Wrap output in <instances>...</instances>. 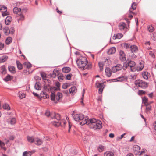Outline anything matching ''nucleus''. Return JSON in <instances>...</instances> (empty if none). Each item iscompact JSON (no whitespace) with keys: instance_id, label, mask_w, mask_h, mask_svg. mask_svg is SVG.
<instances>
[{"instance_id":"1","label":"nucleus","mask_w":156,"mask_h":156,"mask_svg":"<svg viewBox=\"0 0 156 156\" xmlns=\"http://www.w3.org/2000/svg\"><path fill=\"white\" fill-rule=\"evenodd\" d=\"M73 118L75 121H78L81 125L86 124L90 128L94 130L100 129L102 128V123L100 121H97L94 118L90 119L87 116L84 118V115L82 114H76L74 115Z\"/></svg>"},{"instance_id":"2","label":"nucleus","mask_w":156,"mask_h":156,"mask_svg":"<svg viewBox=\"0 0 156 156\" xmlns=\"http://www.w3.org/2000/svg\"><path fill=\"white\" fill-rule=\"evenodd\" d=\"M51 100L54 101L55 103H57V101H60L62 97V94L60 92L57 93L56 95L55 93L53 91H51Z\"/></svg>"},{"instance_id":"3","label":"nucleus","mask_w":156,"mask_h":156,"mask_svg":"<svg viewBox=\"0 0 156 156\" xmlns=\"http://www.w3.org/2000/svg\"><path fill=\"white\" fill-rule=\"evenodd\" d=\"M77 65L83 70L86 69L85 66L87 63V59L85 58H83L82 59H78L76 61Z\"/></svg>"},{"instance_id":"4","label":"nucleus","mask_w":156,"mask_h":156,"mask_svg":"<svg viewBox=\"0 0 156 156\" xmlns=\"http://www.w3.org/2000/svg\"><path fill=\"white\" fill-rule=\"evenodd\" d=\"M135 84L137 86L144 89L148 86L147 83L141 80H137L135 82Z\"/></svg>"},{"instance_id":"5","label":"nucleus","mask_w":156,"mask_h":156,"mask_svg":"<svg viewBox=\"0 0 156 156\" xmlns=\"http://www.w3.org/2000/svg\"><path fill=\"white\" fill-rule=\"evenodd\" d=\"M54 117L55 118L57 119L58 121H53L52 122V123L53 125L55 126H58L60 125H61V123L59 121V120L60 119V115L58 114H55V113H54Z\"/></svg>"},{"instance_id":"6","label":"nucleus","mask_w":156,"mask_h":156,"mask_svg":"<svg viewBox=\"0 0 156 156\" xmlns=\"http://www.w3.org/2000/svg\"><path fill=\"white\" fill-rule=\"evenodd\" d=\"M104 83H100L97 81L96 82V85L97 87L99 88L98 91L99 94L102 93L104 88Z\"/></svg>"},{"instance_id":"7","label":"nucleus","mask_w":156,"mask_h":156,"mask_svg":"<svg viewBox=\"0 0 156 156\" xmlns=\"http://www.w3.org/2000/svg\"><path fill=\"white\" fill-rule=\"evenodd\" d=\"M122 66L120 64H117L115 66L113 67L112 68V72L115 73L118 71H119L122 69Z\"/></svg>"},{"instance_id":"8","label":"nucleus","mask_w":156,"mask_h":156,"mask_svg":"<svg viewBox=\"0 0 156 156\" xmlns=\"http://www.w3.org/2000/svg\"><path fill=\"white\" fill-rule=\"evenodd\" d=\"M128 62H129V66L130 68V69L131 71L133 72L135 70V69L134 68V66L136 65L135 62L133 61H131L128 59Z\"/></svg>"},{"instance_id":"9","label":"nucleus","mask_w":156,"mask_h":156,"mask_svg":"<svg viewBox=\"0 0 156 156\" xmlns=\"http://www.w3.org/2000/svg\"><path fill=\"white\" fill-rule=\"evenodd\" d=\"M131 51L132 52V55L133 54V56L134 57H135L136 56L134 55L133 54V53H136L137 52L138 49L137 47L135 45H133L130 47Z\"/></svg>"},{"instance_id":"10","label":"nucleus","mask_w":156,"mask_h":156,"mask_svg":"<svg viewBox=\"0 0 156 156\" xmlns=\"http://www.w3.org/2000/svg\"><path fill=\"white\" fill-rule=\"evenodd\" d=\"M119 55L120 59L122 61H125L126 59L125 57L126 55L123 51L122 50L120 51L119 52Z\"/></svg>"},{"instance_id":"11","label":"nucleus","mask_w":156,"mask_h":156,"mask_svg":"<svg viewBox=\"0 0 156 156\" xmlns=\"http://www.w3.org/2000/svg\"><path fill=\"white\" fill-rule=\"evenodd\" d=\"M13 12L14 13L17 14V15H20L22 13L21 9L20 8H18L16 7L13 8Z\"/></svg>"},{"instance_id":"12","label":"nucleus","mask_w":156,"mask_h":156,"mask_svg":"<svg viewBox=\"0 0 156 156\" xmlns=\"http://www.w3.org/2000/svg\"><path fill=\"white\" fill-rule=\"evenodd\" d=\"M55 85L57 87H51L50 89L51 91H52L59 90V87L60 86V83L58 82H56L55 83Z\"/></svg>"},{"instance_id":"13","label":"nucleus","mask_w":156,"mask_h":156,"mask_svg":"<svg viewBox=\"0 0 156 156\" xmlns=\"http://www.w3.org/2000/svg\"><path fill=\"white\" fill-rule=\"evenodd\" d=\"M126 79V77L122 76L117 78L116 79H113L111 80L112 82H115L117 81H121L125 80Z\"/></svg>"},{"instance_id":"14","label":"nucleus","mask_w":156,"mask_h":156,"mask_svg":"<svg viewBox=\"0 0 156 156\" xmlns=\"http://www.w3.org/2000/svg\"><path fill=\"white\" fill-rule=\"evenodd\" d=\"M105 72L107 76L110 77L111 76L112 71L110 68L107 67L105 69Z\"/></svg>"},{"instance_id":"15","label":"nucleus","mask_w":156,"mask_h":156,"mask_svg":"<svg viewBox=\"0 0 156 156\" xmlns=\"http://www.w3.org/2000/svg\"><path fill=\"white\" fill-rule=\"evenodd\" d=\"M126 24L124 22H121L119 24V28L120 30H124L126 28Z\"/></svg>"},{"instance_id":"16","label":"nucleus","mask_w":156,"mask_h":156,"mask_svg":"<svg viewBox=\"0 0 156 156\" xmlns=\"http://www.w3.org/2000/svg\"><path fill=\"white\" fill-rule=\"evenodd\" d=\"M17 20L18 22L20 23V21H22L24 20V16L21 13V14L19 15H17Z\"/></svg>"},{"instance_id":"17","label":"nucleus","mask_w":156,"mask_h":156,"mask_svg":"<svg viewBox=\"0 0 156 156\" xmlns=\"http://www.w3.org/2000/svg\"><path fill=\"white\" fill-rule=\"evenodd\" d=\"M116 52V48L113 47L110 48L108 51V53L109 55H111L115 53Z\"/></svg>"},{"instance_id":"18","label":"nucleus","mask_w":156,"mask_h":156,"mask_svg":"<svg viewBox=\"0 0 156 156\" xmlns=\"http://www.w3.org/2000/svg\"><path fill=\"white\" fill-rule=\"evenodd\" d=\"M9 70L12 74H15L16 72L15 68L13 66H8Z\"/></svg>"},{"instance_id":"19","label":"nucleus","mask_w":156,"mask_h":156,"mask_svg":"<svg viewBox=\"0 0 156 156\" xmlns=\"http://www.w3.org/2000/svg\"><path fill=\"white\" fill-rule=\"evenodd\" d=\"M136 8V5L135 3L133 2L131 6V8H130L129 10V12L130 13H132V12L135 10Z\"/></svg>"},{"instance_id":"20","label":"nucleus","mask_w":156,"mask_h":156,"mask_svg":"<svg viewBox=\"0 0 156 156\" xmlns=\"http://www.w3.org/2000/svg\"><path fill=\"white\" fill-rule=\"evenodd\" d=\"M123 35L121 33H118L116 34H114L113 37V39L114 40L117 39H120L122 37Z\"/></svg>"},{"instance_id":"21","label":"nucleus","mask_w":156,"mask_h":156,"mask_svg":"<svg viewBox=\"0 0 156 156\" xmlns=\"http://www.w3.org/2000/svg\"><path fill=\"white\" fill-rule=\"evenodd\" d=\"M12 18L10 16H8L5 21V23L6 25H9L10 24V23L12 21Z\"/></svg>"},{"instance_id":"22","label":"nucleus","mask_w":156,"mask_h":156,"mask_svg":"<svg viewBox=\"0 0 156 156\" xmlns=\"http://www.w3.org/2000/svg\"><path fill=\"white\" fill-rule=\"evenodd\" d=\"M43 143L42 140L38 138H37L35 139V144L37 145H41Z\"/></svg>"},{"instance_id":"23","label":"nucleus","mask_w":156,"mask_h":156,"mask_svg":"<svg viewBox=\"0 0 156 156\" xmlns=\"http://www.w3.org/2000/svg\"><path fill=\"white\" fill-rule=\"evenodd\" d=\"M40 97L41 98H47L48 96L44 91H42L40 93Z\"/></svg>"},{"instance_id":"24","label":"nucleus","mask_w":156,"mask_h":156,"mask_svg":"<svg viewBox=\"0 0 156 156\" xmlns=\"http://www.w3.org/2000/svg\"><path fill=\"white\" fill-rule=\"evenodd\" d=\"M142 101L145 105H147L149 103L148 102V99L146 97H144L142 98Z\"/></svg>"},{"instance_id":"25","label":"nucleus","mask_w":156,"mask_h":156,"mask_svg":"<svg viewBox=\"0 0 156 156\" xmlns=\"http://www.w3.org/2000/svg\"><path fill=\"white\" fill-rule=\"evenodd\" d=\"M41 85L39 82H36L35 84V88L37 90H40L41 89Z\"/></svg>"},{"instance_id":"26","label":"nucleus","mask_w":156,"mask_h":156,"mask_svg":"<svg viewBox=\"0 0 156 156\" xmlns=\"http://www.w3.org/2000/svg\"><path fill=\"white\" fill-rule=\"evenodd\" d=\"M1 73L3 75H5L6 73V69L4 65L1 66Z\"/></svg>"},{"instance_id":"27","label":"nucleus","mask_w":156,"mask_h":156,"mask_svg":"<svg viewBox=\"0 0 156 156\" xmlns=\"http://www.w3.org/2000/svg\"><path fill=\"white\" fill-rule=\"evenodd\" d=\"M8 57L6 55H3L0 58V63L4 62L8 59Z\"/></svg>"},{"instance_id":"28","label":"nucleus","mask_w":156,"mask_h":156,"mask_svg":"<svg viewBox=\"0 0 156 156\" xmlns=\"http://www.w3.org/2000/svg\"><path fill=\"white\" fill-rule=\"evenodd\" d=\"M3 30L4 34L6 35H8L9 34V31L7 27H5L3 28Z\"/></svg>"},{"instance_id":"29","label":"nucleus","mask_w":156,"mask_h":156,"mask_svg":"<svg viewBox=\"0 0 156 156\" xmlns=\"http://www.w3.org/2000/svg\"><path fill=\"white\" fill-rule=\"evenodd\" d=\"M12 78V77L9 74H8L6 76L4 79V80L6 81L7 82L8 81L11 80V79Z\"/></svg>"},{"instance_id":"30","label":"nucleus","mask_w":156,"mask_h":156,"mask_svg":"<svg viewBox=\"0 0 156 156\" xmlns=\"http://www.w3.org/2000/svg\"><path fill=\"white\" fill-rule=\"evenodd\" d=\"M76 87L73 86L70 88L69 90V92L70 93L73 94V93L76 92Z\"/></svg>"},{"instance_id":"31","label":"nucleus","mask_w":156,"mask_h":156,"mask_svg":"<svg viewBox=\"0 0 156 156\" xmlns=\"http://www.w3.org/2000/svg\"><path fill=\"white\" fill-rule=\"evenodd\" d=\"M140 66H138L137 69V70L138 71L142 70L144 67V65L143 62H140Z\"/></svg>"},{"instance_id":"32","label":"nucleus","mask_w":156,"mask_h":156,"mask_svg":"<svg viewBox=\"0 0 156 156\" xmlns=\"http://www.w3.org/2000/svg\"><path fill=\"white\" fill-rule=\"evenodd\" d=\"M114 153L111 151L106 152L104 153V156H114Z\"/></svg>"},{"instance_id":"33","label":"nucleus","mask_w":156,"mask_h":156,"mask_svg":"<svg viewBox=\"0 0 156 156\" xmlns=\"http://www.w3.org/2000/svg\"><path fill=\"white\" fill-rule=\"evenodd\" d=\"M18 95L19 97L21 99L23 98L25 96V94H24V92L22 91H20L19 92Z\"/></svg>"},{"instance_id":"34","label":"nucleus","mask_w":156,"mask_h":156,"mask_svg":"<svg viewBox=\"0 0 156 156\" xmlns=\"http://www.w3.org/2000/svg\"><path fill=\"white\" fill-rule=\"evenodd\" d=\"M143 77L145 79H148V73L147 72H144L142 74Z\"/></svg>"},{"instance_id":"35","label":"nucleus","mask_w":156,"mask_h":156,"mask_svg":"<svg viewBox=\"0 0 156 156\" xmlns=\"http://www.w3.org/2000/svg\"><path fill=\"white\" fill-rule=\"evenodd\" d=\"M16 64L17 67L19 70H21L22 69V65L19 61H16Z\"/></svg>"},{"instance_id":"36","label":"nucleus","mask_w":156,"mask_h":156,"mask_svg":"<svg viewBox=\"0 0 156 156\" xmlns=\"http://www.w3.org/2000/svg\"><path fill=\"white\" fill-rule=\"evenodd\" d=\"M2 107L3 108L7 110H10V107L8 104H5L3 105Z\"/></svg>"},{"instance_id":"37","label":"nucleus","mask_w":156,"mask_h":156,"mask_svg":"<svg viewBox=\"0 0 156 156\" xmlns=\"http://www.w3.org/2000/svg\"><path fill=\"white\" fill-rule=\"evenodd\" d=\"M27 139L28 141L31 143H33L34 141V138L33 136H27Z\"/></svg>"},{"instance_id":"38","label":"nucleus","mask_w":156,"mask_h":156,"mask_svg":"<svg viewBox=\"0 0 156 156\" xmlns=\"http://www.w3.org/2000/svg\"><path fill=\"white\" fill-rule=\"evenodd\" d=\"M62 71L64 73H68L70 71V68L69 67H64L62 69Z\"/></svg>"},{"instance_id":"39","label":"nucleus","mask_w":156,"mask_h":156,"mask_svg":"<svg viewBox=\"0 0 156 156\" xmlns=\"http://www.w3.org/2000/svg\"><path fill=\"white\" fill-rule=\"evenodd\" d=\"M98 65L100 68V71H102L103 69V66H104V63L103 62H100L98 63Z\"/></svg>"},{"instance_id":"40","label":"nucleus","mask_w":156,"mask_h":156,"mask_svg":"<svg viewBox=\"0 0 156 156\" xmlns=\"http://www.w3.org/2000/svg\"><path fill=\"white\" fill-rule=\"evenodd\" d=\"M31 155L30 151H24L23 153V156H31Z\"/></svg>"},{"instance_id":"41","label":"nucleus","mask_w":156,"mask_h":156,"mask_svg":"<svg viewBox=\"0 0 156 156\" xmlns=\"http://www.w3.org/2000/svg\"><path fill=\"white\" fill-rule=\"evenodd\" d=\"M0 11H7V8L6 7L3 5H0Z\"/></svg>"},{"instance_id":"42","label":"nucleus","mask_w":156,"mask_h":156,"mask_svg":"<svg viewBox=\"0 0 156 156\" xmlns=\"http://www.w3.org/2000/svg\"><path fill=\"white\" fill-rule=\"evenodd\" d=\"M12 39L11 37H8L7 38L6 40V44H9L12 41Z\"/></svg>"},{"instance_id":"43","label":"nucleus","mask_w":156,"mask_h":156,"mask_svg":"<svg viewBox=\"0 0 156 156\" xmlns=\"http://www.w3.org/2000/svg\"><path fill=\"white\" fill-rule=\"evenodd\" d=\"M58 74V70L57 69H54L53 72V75L54 77H55Z\"/></svg>"},{"instance_id":"44","label":"nucleus","mask_w":156,"mask_h":156,"mask_svg":"<svg viewBox=\"0 0 156 156\" xmlns=\"http://www.w3.org/2000/svg\"><path fill=\"white\" fill-rule=\"evenodd\" d=\"M104 149V147L102 145H100L98 148V150L99 152H101Z\"/></svg>"},{"instance_id":"45","label":"nucleus","mask_w":156,"mask_h":156,"mask_svg":"<svg viewBox=\"0 0 156 156\" xmlns=\"http://www.w3.org/2000/svg\"><path fill=\"white\" fill-rule=\"evenodd\" d=\"M10 123L11 125L14 124L16 122V119L15 118H12L10 120Z\"/></svg>"},{"instance_id":"46","label":"nucleus","mask_w":156,"mask_h":156,"mask_svg":"<svg viewBox=\"0 0 156 156\" xmlns=\"http://www.w3.org/2000/svg\"><path fill=\"white\" fill-rule=\"evenodd\" d=\"M148 30L150 32H151L154 31V28L152 26H149L148 27Z\"/></svg>"},{"instance_id":"47","label":"nucleus","mask_w":156,"mask_h":156,"mask_svg":"<svg viewBox=\"0 0 156 156\" xmlns=\"http://www.w3.org/2000/svg\"><path fill=\"white\" fill-rule=\"evenodd\" d=\"M24 65L26 66V67L27 68H29L31 67V64L29 62H25Z\"/></svg>"},{"instance_id":"48","label":"nucleus","mask_w":156,"mask_h":156,"mask_svg":"<svg viewBox=\"0 0 156 156\" xmlns=\"http://www.w3.org/2000/svg\"><path fill=\"white\" fill-rule=\"evenodd\" d=\"M145 92L144 90H139L138 91V94L139 95L145 94Z\"/></svg>"},{"instance_id":"49","label":"nucleus","mask_w":156,"mask_h":156,"mask_svg":"<svg viewBox=\"0 0 156 156\" xmlns=\"http://www.w3.org/2000/svg\"><path fill=\"white\" fill-rule=\"evenodd\" d=\"M2 15L3 17H4L9 15V12H7V11H2Z\"/></svg>"},{"instance_id":"50","label":"nucleus","mask_w":156,"mask_h":156,"mask_svg":"<svg viewBox=\"0 0 156 156\" xmlns=\"http://www.w3.org/2000/svg\"><path fill=\"white\" fill-rule=\"evenodd\" d=\"M123 65L127 67L129 66V62L128 59H127L126 62L124 63Z\"/></svg>"},{"instance_id":"51","label":"nucleus","mask_w":156,"mask_h":156,"mask_svg":"<svg viewBox=\"0 0 156 156\" xmlns=\"http://www.w3.org/2000/svg\"><path fill=\"white\" fill-rule=\"evenodd\" d=\"M104 64H108V65L109 66L110 64V60L108 59H106L105 61H104Z\"/></svg>"},{"instance_id":"52","label":"nucleus","mask_w":156,"mask_h":156,"mask_svg":"<svg viewBox=\"0 0 156 156\" xmlns=\"http://www.w3.org/2000/svg\"><path fill=\"white\" fill-rule=\"evenodd\" d=\"M149 104L148 105H145L146 106V110L147 111H149L151 110V107L149 106Z\"/></svg>"},{"instance_id":"53","label":"nucleus","mask_w":156,"mask_h":156,"mask_svg":"<svg viewBox=\"0 0 156 156\" xmlns=\"http://www.w3.org/2000/svg\"><path fill=\"white\" fill-rule=\"evenodd\" d=\"M149 55L152 58H155V55L154 53L153 52H152L151 51H149Z\"/></svg>"},{"instance_id":"54","label":"nucleus","mask_w":156,"mask_h":156,"mask_svg":"<svg viewBox=\"0 0 156 156\" xmlns=\"http://www.w3.org/2000/svg\"><path fill=\"white\" fill-rule=\"evenodd\" d=\"M33 95L34 96L37 97V98H38L39 99H41L40 95H39L38 94H37V93H35L34 92H33Z\"/></svg>"},{"instance_id":"55","label":"nucleus","mask_w":156,"mask_h":156,"mask_svg":"<svg viewBox=\"0 0 156 156\" xmlns=\"http://www.w3.org/2000/svg\"><path fill=\"white\" fill-rule=\"evenodd\" d=\"M72 74H69L67 75L66 78L68 80H70Z\"/></svg>"},{"instance_id":"56","label":"nucleus","mask_w":156,"mask_h":156,"mask_svg":"<svg viewBox=\"0 0 156 156\" xmlns=\"http://www.w3.org/2000/svg\"><path fill=\"white\" fill-rule=\"evenodd\" d=\"M152 37H153V40L154 41L156 40V33H154L153 34Z\"/></svg>"},{"instance_id":"57","label":"nucleus","mask_w":156,"mask_h":156,"mask_svg":"<svg viewBox=\"0 0 156 156\" xmlns=\"http://www.w3.org/2000/svg\"><path fill=\"white\" fill-rule=\"evenodd\" d=\"M130 47V45L129 44H127L125 43L124 44V47L126 48H129Z\"/></svg>"},{"instance_id":"58","label":"nucleus","mask_w":156,"mask_h":156,"mask_svg":"<svg viewBox=\"0 0 156 156\" xmlns=\"http://www.w3.org/2000/svg\"><path fill=\"white\" fill-rule=\"evenodd\" d=\"M148 96L151 98H152L154 97V94L153 92H151L148 94Z\"/></svg>"},{"instance_id":"59","label":"nucleus","mask_w":156,"mask_h":156,"mask_svg":"<svg viewBox=\"0 0 156 156\" xmlns=\"http://www.w3.org/2000/svg\"><path fill=\"white\" fill-rule=\"evenodd\" d=\"M4 47V44L0 42V50H2Z\"/></svg>"},{"instance_id":"60","label":"nucleus","mask_w":156,"mask_h":156,"mask_svg":"<svg viewBox=\"0 0 156 156\" xmlns=\"http://www.w3.org/2000/svg\"><path fill=\"white\" fill-rule=\"evenodd\" d=\"M45 115L47 117H49L50 115V112L48 110H47L45 113Z\"/></svg>"},{"instance_id":"61","label":"nucleus","mask_w":156,"mask_h":156,"mask_svg":"<svg viewBox=\"0 0 156 156\" xmlns=\"http://www.w3.org/2000/svg\"><path fill=\"white\" fill-rule=\"evenodd\" d=\"M136 74L134 73L133 75H131V79H135L136 78Z\"/></svg>"},{"instance_id":"62","label":"nucleus","mask_w":156,"mask_h":156,"mask_svg":"<svg viewBox=\"0 0 156 156\" xmlns=\"http://www.w3.org/2000/svg\"><path fill=\"white\" fill-rule=\"evenodd\" d=\"M58 79L59 80H62L63 79V76H58Z\"/></svg>"},{"instance_id":"63","label":"nucleus","mask_w":156,"mask_h":156,"mask_svg":"<svg viewBox=\"0 0 156 156\" xmlns=\"http://www.w3.org/2000/svg\"><path fill=\"white\" fill-rule=\"evenodd\" d=\"M140 147L138 145H134V147H133V149H134L135 148H136L137 149H140Z\"/></svg>"},{"instance_id":"64","label":"nucleus","mask_w":156,"mask_h":156,"mask_svg":"<svg viewBox=\"0 0 156 156\" xmlns=\"http://www.w3.org/2000/svg\"><path fill=\"white\" fill-rule=\"evenodd\" d=\"M109 137L111 138H113L114 137V134L112 133H110L109 134Z\"/></svg>"}]
</instances>
